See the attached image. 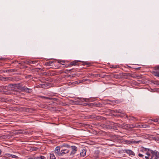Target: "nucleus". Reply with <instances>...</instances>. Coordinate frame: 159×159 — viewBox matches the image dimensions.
<instances>
[{
  "label": "nucleus",
  "instance_id": "f257e3e1",
  "mask_svg": "<svg viewBox=\"0 0 159 159\" xmlns=\"http://www.w3.org/2000/svg\"><path fill=\"white\" fill-rule=\"evenodd\" d=\"M148 151L151 153L150 159H159V157L158 155V152L156 151H153L149 149L143 148V151Z\"/></svg>",
  "mask_w": 159,
  "mask_h": 159
},
{
  "label": "nucleus",
  "instance_id": "f03ea898",
  "mask_svg": "<svg viewBox=\"0 0 159 159\" xmlns=\"http://www.w3.org/2000/svg\"><path fill=\"white\" fill-rule=\"evenodd\" d=\"M22 91L28 93H31L33 91L32 89L28 88L25 86L22 88Z\"/></svg>",
  "mask_w": 159,
  "mask_h": 159
},
{
  "label": "nucleus",
  "instance_id": "7ed1b4c3",
  "mask_svg": "<svg viewBox=\"0 0 159 159\" xmlns=\"http://www.w3.org/2000/svg\"><path fill=\"white\" fill-rule=\"evenodd\" d=\"M121 141L122 143L126 144H130L135 142V141L131 140H127L124 139H122Z\"/></svg>",
  "mask_w": 159,
  "mask_h": 159
},
{
  "label": "nucleus",
  "instance_id": "20e7f679",
  "mask_svg": "<svg viewBox=\"0 0 159 159\" xmlns=\"http://www.w3.org/2000/svg\"><path fill=\"white\" fill-rule=\"evenodd\" d=\"M60 147L59 146H57L56 147L55 151L56 153H57L58 156H61V151L60 152Z\"/></svg>",
  "mask_w": 159,
  "mask_h": 159
},
{
  "label": "nucleus",
  "instance_id": "39448f33",
  "mask_svg": "<svg viewBox=\"0 0 159 159\" xmlns=\"http://www.w3.org/2000/svg\"><path fill=\"white\" fill-rule=\"evenodd\" d=\"M124 151L125 152H126L129 155H132L133 156H135L134 153L131 150L125 149Z\"/></svg>",
  "mask_w": 159,
  "mask_h": 159
},
{
  "label": "nucleus",
  "instance_id": "423d86ee",
  "mask_svg": "<svg viewBox=\"0 0 159 159\" xmlns=\"http://www.w3.org/2000/svg\"><path fill=\"white\" fill-rule=\"evenodd\" d=\"M72 149V151L70 152V154H74L76 153L77 150V148L75 146H71Z\"/></svg>",
  "mask_w": 159,
  "mask_h": 159
},
{
  "label": "nucleus",
  "instance_id": "0eeeda50",
  "mask_svg": "<svg viewBox=\"0 0 159 159\" xmlns=\"http://www.w3.org/2000/svg\"><path fill=\"white\" fill-rule=\"evenodd\" d=\"M127 76L131 77L133 78H139L140 77V76L139 75H137L129 73L127 74Z\"/></svg>",
  "mask_w": 159,
  "mask_h": 159
},
{
  "label": "nucleus",
  "instance_id": "6e6552de",
  "mask_svg": "<svg viewBox=\"0 0 159 159\" xmlns=\"http://www.w3.org/2000/svg\"><path fill=\"white\" fill-rule=\"evenodd\" d=\"M80 61H72L71 62L70 64L68 65L67 66H66V67H68L71 66H75L76 64H77V63L78 62H80Z\"/></svg>",
  "mask_w": 159,
  "mask_h": 159
},
{
  "label": "nucleus",
  "instance_id": "1a4fd4ad",
  "mask_svg": "<svg viewBox=\"0 0 159 159\" xmlns=\"http://www.w3.org/2000/svg\"><path fill=\"white\" fill-rule=\"evenodd\" d=\"M143 152H146L145 153L147 155V156H145V157L144 156V158H145L146 159H150V157H151V156L150 153L147 150V151H143Z\"/></svg>",
  "mask_w": 159,
  "mask_h": 159
},
{
  "label": "nucleus",
  "instance_id": "9d476101",
  "mask_svg": "<svg viewBox=\"0 0 159 159\" xmlns=\"http://www.w3.org/2000/svg\"><path fill=\"white\" fill-rule=\"evenodd\" d=\"M70 151V150L68 149H66L61 150V156H63V154L68 153Z\"/></svg>",
  "mask_w": 159,
  "mask_h": 159
},
{
  "label": "nucleus",
  "instance_id": "9b49d317",
  "mask_svg": "<svg viewBox=\"0 0 159 159\" xmlns=\"http://www.w3.org/2000/svg\"><path fill=\"white\" fill-rule=\"evenodd\" d=\"M86 151L85 149H83L80 152V155L82 157H84L86 155Z\"/></svg>",
  "mask_w": 159,
  "mask_h": 159
},
{
  "label": "nucleus",
  "instance_id": "f8f14e48",
  "mask_svg": "<svg viewBox=\"0 0 159 159\" xmlns=\"http://www.w3.org/2000/svg\"><path fill=\"white\" fill-rule=\"evenodd\" d=\"M14 70L13 69H8L6 70H3V72H7V73H9V72H14Z\"/></svg>",
  "mask_w": 159,
  "mask_h": 159
},
{
  "label": "nucleus",
  "instance_id": "ddd939ff",
  "mask_svg": "<svg viewBox=\"0 0 159 159\" xmlns=\"http://www.w3.org/2000/svg\"><path fill=\"white\" fill-rule=\"evenodd\" d=\"M33 159H46V157L44 156H41L37 157H35Z\"/></svg>",
  "mask_w": 159,
  "mask_h": 159
},
{
  "label": "nucleus",
  "instance_id": "4468645a",
  "mask_svg": "<svg viewBox=\"0 0 159 159\" xmlns=\"http://www.w3.org/2000/svg\"><path fill=\"white\" fill-rule=\"evenodd\" d=\"M50 159H56L54 154L52 152L50 153Z\"/></svg>",
  "mask_w": 159,
  "mask_h": 159
},
{
  "label": "nucleus",
  "instance_id": "2eb2a0df",
  "mask_svg": "<svg viewBox=\"0 0 159 159\" xmlns=\"http://www.w3.org/2000/svg\"><path fill=\"white\" fill-rule=\"evenodd\" d=\"M153 74L154 75L159 77V72L157 71L156 70L153 71Z\"/></svg>",
  "mask_w": 159,
  "mask_h": 159
},
{
  "label": "nucleus",
  "instance_id": "dca6fc26",
  "mask_svg": "<svg viewBox=\"0 0 159 159\" xmlns=\"http://www.w3.org/2000/svg\"><path fill=\"white\" fill-rule=\"evenodd\" d=\"M129 120H138L136 118L133 116H129Z\"/></svg>",
  "mask_w": 159,
  "mask_h": 159
},
{
  "label": "nucleus",
  "instance_id": "f3484780",
  "mask_svg": "<svg viewBox=\"0 0 159 159\" xmlns=\"http://www.w3.org/2000/svg\"><path fill=\"white\" fill-rule=\"evenodd\" d=\"M121 127L123 129H127L128 128V126L127 124H123L121 125Z\"/></svg>",
  "mask_w": 159,
  "mask_h": 159
},
{
  "label": "nucleus",
  "instance_id": "a211bd4d",
  "mask_svg": "<svg viewBox=\"0 0 159 159\" xmlns=\"http://www.w3.org/2000/svg\"><path fill=\"white\" fill-rule=\"evenodd\" d=\"M8 155H9L8 156V157H11L12 158H18V157L15 155H12L10 154H8Z\"/></svg>",
  "mask_w": 159,
  "mask_h": 159
},
{
  "label": "nucleus",
  "instance_id": "6ab92c4d",
  "mask_svg": "<svg viewBox=\"0 0 159 159\" xmlns=\"http://www.w3.org/2000/svg\"><path fill=\"white\" fill-rule=\"evenodd\" d=\"M53 63V62L51 61H50L49 62H45V65L46 66H50L52 65V64Z\"/></svg>",
  "mask_w": 159,
  "mask_h": 159
},
{
  "label": "nucleus",
  "instance_id": "aec40b11",
  "mask_svg": "<svg viewBox=\"0 0 159 159\" xmlns=\"http://www.w3.org/2000/svg\"><path fill=\"white\" fill-rule=\"evenodd\" d=\"M62 146L67 148H70V146L66 143H64L62 145Z\"/></svg>",
  "mask_w": 159,
  "mask_h": 159
},
{
  "label": "nucleus",
  "instance_id": "412c9836",
  "mask_svg": "<svg viewBox=\"0 0 159 159\" xmlns=\"http://www.w3.org/2000/svg\"><path fill=\"white\" fill-rule=\"evenodd\" d=\"M113 77L115 78H120V75L118 74L113 75L112 76Z\"/></svg>",
  "mask_w": 159,
  "mask_h": 159
},
{
  "label": "nucleus",
  "instance_id": "4be33fe9",
  "mask_svg": "<svg viewBox=\"0 0 159 159\" xmlns=\"http://www.w3.org/2000/svg\"><path fill=\"white\" fill-rule=\"evenodd\" d=\"M38 62V61H31L30 62V63L31 64H34L37 63Z\"/></svg>",
  "mask_w": 159,
  "mask_h": 159
},
{
  "label": "nucleus",
  "instance_id": "5701e85b",
  "mask_svg": "<svg viewBox=\"0 0 159 159\" xmlns=\"http://www.w3.org/2000/svg\"><path fill=\"white\" fill-rule=\"evenodd\" d=\"M57 61L58 63H60L62 65H63V64L65 62V61H62L61 60H59Z\"/></svg>",
  "mask_w": 159,
  "mask_h": 159
},
{
  "label": "nucleus",
  "instance_id": "b1692460",
  "mask_svg": "<svg viewBox=\"0 0 159 159\" xmlns=\"http://www.w3.org/2000/svg\"><path fill=\"white\" fill-rule=\"evenodd\" d=\"M142 127L143 128H149L150 126L146 124H143L142 125Z\"/></svg>",
  "mask_w": 159,
  "mask_h": 159
},
{
  "label": "nucleus",
  "instance_id": "393cba45",
  "mask_svg": "<svg viewBox=\"0 0 159 159\" xmlns=\"http://www.w3.org/2000/svg\"><path fill=\"white\" fill-rule=\"evenodd\" d=\"M116 112L119 113H123V111L120 110H116Z\"/></svg>",
  "mask_w": 159,
  "mask_h": 159
},
{
  "label": "nucleus",
  "instance_id": "a878e982",
  "mask_svg": "<svg viewBox=\"0 0 159 159\" xmlns=\"http://www.w3.org/2000/svg\"><path fill=\"white\" fill-rule=\"evenodd\" d=\"M118 66L115 65H112L111 66V67L112 68H116L118 67Z\"/></svg>",
  "mask_w": 159,
  "mask_h": 159
},
{
  "label": "nucleus",
  "instance_id": "bb28decb",
  "mask_svg": "<svg viewBox=\"0 0 159 159\" xmlns=\"http://www.w3.org/2000/svg\"><path fill=\"white\" fill-rule=\"evenodd\" d=\"M138 156L139 157H142V158L144 159V155L142 154H140V153H139V154H138Z\"/></svg>",
  "mask_w": 159,
  "mask_h": 159
},
{
  "label": "nucleus",
  "instance_id": "cd10ccee",
  "mask_svg": "<svg viewBox=\"0 0 159 159\" xmlns=\"http://www.w3.org/2000/svg\"><path fill=\"white\" fill-rule=\"evenodd\" d=\"M152 120L149 119L148 121V123L149 124H152Z\"/></svg>",
  "mask_w": 159,
  "mask_h": 159
},
{
  "label": "nucleus",
  "instance_id": "c85d7f7f",
  "mask_svg": "<svg viewBox=\"0 0 159 159\" xmlns=\"http://www.w3.org/2000/svg\"><path fill=\"white\" fill-rule=\"evenodd\" d=\"M152 121H154L155 122H157L158 121V120L157 119H154V120H152Z\"/></svg>",
  "mask_w": 159,
  "mask_h": 159
},
{
  "label": "nucleus",
  "instance_id": "c756f323",
  "mask_svg": "<svg viewBox=\"0 0 159 159\" xmlns=\"http://www.w3.org/2000/svg\"><path fill=\"white\" fill-rule=\"evenodd\" d=\"M6 58L3 57H0V60H5Z\"/></svg>",
  "mask_w": 159,
  "mask_h": 159
},
{
  "label": "nucleus",
  "instance_id": "7c9ffc66",
  "mask_svg": "<svg viewBox=\"0 0 159 159\" xmlns=\"http://www.w3.org/2000/svg\"><path fill=\"white\" fill-rule=\"evenodd\" d=\"M69 72V70H65L64 73H67Z\"/></svg>",
  "mask_w": 159,
  "mask_h": 159
},
{
  "label": "nucleus",
  "instance_id": "2f4dec72",
  "mask_svg": "<svg viewBox=\"0 0 159 159\" xmlns=\"http://www.w3.org/2000/svg\"><path fill=\"white\" fill-rule=\"evenodd\" d=\"M37 149H38V148H34L33 149V151H36V150H37Z\"/></svg>",
  "mask_w": 159,
  "mask_h": 159
},
{
  "label": "nucleus",
  "instance_id": "473e14b6",
  "mask_svg": "<svg viewBox=\"0 0 159 159\" xmlns=\"http://www.w3.org/2000/svg\"><path fill=\"white\" fill-rule=\"evenodd\" d=\"M154 84L156 85H159V83L158 82H155V83H154Z\"/></svg>",
  "mask_w": 159,
  "mask_h": 159
},
{
  "label": "nucleus",
  "instance_id": "72a5a7b5",
  "mask_svg": "<svg viewBox=\"0 0 159 159\" xmlns=\"http://www.w3.org/2000/svg\"><path fill=\"white\" fill-rule=\"evenodd\" d=\"M158 88H155L154 90H155V91H157V92H158Z\"/></svg>",
  "mask_w": 159,
  "mask_h": 159
},
{
  "label": "nucleus",
  "instance_id": "f704fd0d",
  "mask_svg": "<svg viewBox=\"0 0 159 159\" xmlns=\"http://www.w3.org/2000/svg\"><path fill=\"white\" fill-rule=\"evenodd\" d=\"M42 98H45V99H48V98L47 97L42 96Z\"/></svg>",
  "mask_w": 159,
  "mask_h": 159
},
{
  "label": "nucleus",
  "instance_id": "c9c22d12",
  "mask_svg": "<svg viewBox=\"0 0 159 159\" xmlns=\"http://www.w3.org/2000/svg\"><path fill=\"white\" fill-rule=\"evenodd\" d=\"M3 79L5 80H8L9 78H4Z\"/></svg>",
  "mask_w": 159,
  "mask_h": 159
},
{
  "label": "nucleus",
  "instance_id": "e433bc0d",
  "mask_svg": "<svg viewBox=\"0 0 159 159\" xmlns=\"http://www.w3.org/2000/svg\"><path fill=\"white\" fill-rule=\"evenodd\" d=\"M31 77V75H28V76H27L25 77L27 78H30Z\"/></svg>",
  "mask_w": 159,
  "mask_h": 159
},
{
  "label": "nucleus",
  "instance_id": "4c0bfd02",
  "mask_svg": "<svg viewBox=\"0 0 159 159\" xmlns=\"http://www.w3.org/2000/svg\"><path fill=\"white\" fill-rule=\"evenodd\" d=\"M75 76L73 75H69V77H74Z\"/></svg>",
  "mask_w": 159,
  "mask_h": 159
},
{
  "label": "nucleus",
  "instance_id": "58836bf2",
  "mask_svg": "<svg viewBox=\"0 0 159 159\" xmlns=\"http://www.w3.org/2000/svg\"><path fill=\"white\" fill-rule=\"evenodd\" d=\"M84 79V81L85 82L86 81H88V79Z\"/></svg>",
  "mask_w": 159,
  "mask_h": 159
},
{
  "label": "nucleus",
  "instance_id": "ea45409f",
  "mask_svg": "<svg viewBox=\"0 0 159 159\" xmlns=\"http://www.w3.org/2000/svg\"><path fill=\"white\" fill-rule=\"evenodd\" d=\"M126 116V117L128 118V119L129 120V116H128L127 115L125 114Z\"/></svg>",
  "mask_w": 159,
  "mask_h": 159
},
{
  "label": "nucleus",
  "instance_id": "a19ab883",
  "mask_svg": "<svg viewBox=\"0 0 159 159\" xmlns=\"http://www.w3.org/2000/svg\"><path fill=\"white\" fill-rule=\"evenodd\" d=\"M84 82V79H83V80H82L81 81H80V82H79V83H81V82Z\"/></svg>",
  "mask_w": 159,
  "mask_h": 159
},
{
  "label": "nucleus",
  "instance_id": "79ce46f5",
  "mask_svg": "<svg viewBox=\"0 0 159 159\" xmlns=\"http://www.w3.org/2000/svg\"><path fill=\"white\" fill-rule=\"evenodd\" d=\"M19 134H23L24 133H23V132L20 131V132H19Z\"/></svg>",
  "mask_w": 159,
  "mask_h": 159
},
{
  "label": "nucleus",
  "instance_id": "37998d69",
  "mask_svg": "<svg viewBox=\"0 0 159 159\" xmlns=\"http://www.w3.org/2000/svg\"><path fill=\"white\" fill-rule=\"evenodd\" d=\"M33 158H34H34L30 157V158H28V159H33Z\"/></svg>",
  "mask_w": 159,
  "mask_h": 159
},
{
  "label": "nucleus",
  "instance_id": "c03bdc74",
  "mask_svg": "<svg viewBox=\"0 0 159 159\" xmlns=\"http://www.w3.org/2000/svg\"><path fill=\"white\" fill-rule=\"evenodd\" d=\"M1 153H2V151H1V150L0 149V155H1Z\"/></svg>",
  "mask_w": 159,
  "mask_h": 159
},
{
  "label": "nucleus",
  "instance_id": "a18cd8bd",
  "mask_svg": "<svg viewBox=\"0 0 159 159\" xmlns=\"http://www.w3.org/2000/svg\"><path fill=\"white\" fill-rule=\"evenodd\" d=\"M157 69L158 70L159 69V66H158L157 67Z\"/></svg>",
  "mask_w": 159,
  "mask_h": 159
},
{
  "label": "nucleus",
  "instance_id": "49530a36",
  "mask_svg": "<svg viewBox=\"0 0 159 159\" xmlns=\"http://www.w3.org/2000/svg\"><path fill=\"white\" fill-rule=\"evenodd\" d=\"M139 68H136L135 69H136L138 70V69H139Z\"/></svg>",
  "mask_w": 159,
  "mask_h": 159
},
{
  "label": "nucleus",
  "instance_id": "de8ad7c7",
  "mask_svg": "<svg viewBox=\"0 0 159 159\" xmlns=\"http://www.w3.org/2000/svg\"><path fill=\"white\" fill-rule=\"evenodd\" d=\"M72 70V69L69 70H69V71H71Z\"/></svg>",
  "mask_w": 159,
  "mask_h": 159
},
{
  "label": "nucleus",
  "instance_id": "09e8293b",
  "mask_svg": "<svg viewBox=\"0 0 159 159\" xmlns=\"http://www.w3.org/2000/svg\"><path fill=\"white\" fill-rule=\"evenodd\" d=\"M93 105H95V103H94L93 104Z\"/></svg>",
  "mask_w": 159,
  "mask_h": 159
}]
</instances>
